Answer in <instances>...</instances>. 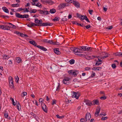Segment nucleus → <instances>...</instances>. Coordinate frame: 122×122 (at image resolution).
<instances>
[{"instance_id":"obj_33","label":"nucleus","mask_w":122,"mask_h":122,"mask_svg":"<svg viewBox=\"0 0 122 122\" xmlns=\"http://www.w3.org/2000/svg\"><path fill=\"white\" fill-rule=\"evenodd\" d=\"M18 105H17L16 106L17 107V108L18 110L19 111H20V110L21 108V106L19 102H18Z\"/></svg>"},{"instance_id":"obj_54","label":"nucleus","mask_w":122,"mask_h":122,"mask_svg":"<svg viewBox=\"0 0 122 122\" xmlns=\"http://www.w3.org/2000/svg\"><path fill=\"white\" fill-rule=\"evenodd\" d=\"M56 116L57 118H59L60 119H62L63 117V116H60L59 115H58V114L56 115Z\"/></svg>"},{"instance_id":"obj_40","label":"nucleus","mask_w":122,"mask_h":122,"mask_svg":"<svg viewBox=\"0 0 122 122\" xmlns=\"http://www.w3.org/2000/svg\"><path fill=\"white\" fill-rule=\"evenodd\" d=\"M87 121L86 119L83 118H82L80 119L81 122H86Z\"/></svg>"},{"instance_id":"obj_2","label":"nucleus","mask_w":122,"mask_h":122,"mask_svg":"<svg viewBox=\"0 0 122 122\" xmlns=\"http://www.w3.org/2000/svg\"><path fill=\"white\" fill-rule=\"evenodd\" d=\"M68 4L66 3L61 4L58 6V8L60 10L62 9L66 6H68Z\"/></svg>"},{"instance_id":"obj_36","label":"nucleus","mask_w":122,"mask_h":122,"mask_svg":"<svg viewBox=\"0 0 122 122\" xmlns=\"http://www.w3.org/2000/svg\"><path fill=\"white\" fill-rule=\"evenodd\" d=\"M59 18L58 17H55V18L53 19V20L54 21H58L59 20Z\"/></svg>"},{"instance_id":"obj_62","label":"nucleus","mask_w":122,"mask_h":122,"mask_svg":"<svg viewBox=\"0 0 122 122\" xmlns=\"http://www.w3.org/2000/svg\"><path fill=\"white\" fill-rule=\"evenodd\" d=\"M95 73H94L93 74H92L91 75V78H92L93 77H94L95 75Z\"/></svg>"},{"instance_id":"obj_60","label":"nucleus","mask_w":122,"mask_h":122,"mask_svg":"<svg viewBox=\"0 0 122 122\" xmlns=\"http://www.w3.org/2000/svg\"><path fill=\"white\" fill-rule=\"evenodd\" d=\"M39 20L37 18H35V22L36 23L38 24V21Z\"/></svg>"},{"instance_id":"obj_43","label":"nucleus","mask_w":122,"mask_h":122,"mask_svg":"<svg viewBox=\"0 0 122 122\" xmlns=\"http://www.w3.org/2000/svg\"><path fill=\"white\" fill-rule=\"evenodd\" d=\"M8 112H5L4 113V116L5 118H7L8 117Z\"/></svg>"},{"instance_id":"obj_29","label":"nucleus","mask_w":122,"mask_h":122,"mask_svg":"<svg viewBox=\"0 0 122 122\" xmlns=\"http://www.w3.org/2000/svg\"><path fill=\"white\" fill-rule=\"evenodd\" d=\"M56 10L54 9H51L50 10V12L51 14H53L55 13L56 12Z\"/></svg>"},{"instance_id":"obj_19","label":"nucleus","mask_w":122,"mask_h":122,"mask_svg":"<svg viewBox=\"0 0 122 122\" xmlns=\"http://www.w3.org/2000/svg\"><path fill=\"white\" fill-rule=\"evenodd\" d=\"M102 54L104 56H103V59H105L108 57L109 54L104 52H102Z\"/></svg>"},{"instance_id":"obj_25","label":"nucleus","mask_w":122,"mask_h":122,"mask_svg":"<svg viewBox=\"0 0 122 122\" xmlns=\"http://www.w3.org/2000/svg\"><path fill=\"white\" fill-rule=\"evenodd\" d=\"M115 54V56H122V52H117Z\"/></svg>"},{"instance_id":"obj_20","label":"nucleus","mask_w":122,"mask_h":122,"mask_svg":"<svg viewBox=\"0 0 122 122\" xmlns=\"http://www.w3.org/2000/svg\"><path fill=\"white\" fill-rule=\"evenodd\" d=\"M92 102L93 105L95 104L98 105L99 103L98 101L97 100H95Z\"/></svg>"},{"instance_id":"obj_23","label":"nucleus","mask_w":122,"mask_h":122,"mask_svg":"<svg viewBox=\"0 0 122 122\" xmlns=\"http://www.w3.org/2000/svg\"><path fill=\"white\" fill-rule=\"evenodd\" d=\"M47 3L50 5H52L54 3V2L51 0H47Z\"/></svg>"},{"instance_id":"obj_34","label":"nucleus","mask_w":122,"mask_h":122,"mask_svg":"<svg viewBox=\"0 0 122 122\" xmlns=\"http://www.w3.org/2000/svg\"><path fill=\"white\" fill-rule=\"evenodd\" d=\"M10 100H11L14 106H15L16 105V104L15 102L14 99L13 98H12V97H10Z\"/></svg>"},{"instance_id":"obj_59","label":"nucleus","mask_w":122,"mask_h":122,"mask_svg":"<svg viewBox=\"0 0 122 122\" xmlns=\"http://www.w3.org/2000/svg\"><path fill=\"white\" fill-rule=\"evenodd\" d=\"M10 27L13 29H15L16 28V26L13 24L10 26Z\"/></svg>"},{"instance_id":"obj_44","label":"nucleus","mask_w":122,"mask_h":122,"mask_svg":"<svg viewBox=\"0 0 122 122\" xmlns=\"http://www.w3.org/2000/svg\"><path fill=\"white\" fill-rule=\"evenodd\" d=\"M20 15V14L19 13H16V14H15V15H16V16L19 18H20V15Z\"/></svg>"},{"instance_id":"obj_16","label":"nucleus","mask_w":122,"mask_h":122,"mask_svg":"<svg viewBox=\"0 0 122 122\" xmlns=\"http://www.w3.org/2000/svg\"><path fill=\"white\" fill-rule=\"evenodd\" d=\"M36 47L39 48L42 51H47V49L46 48L44 47L41 46L39 45H37L36 46Z\"/></svg>"},{"instance_id":"obj_11","label":"nucleus","mask_w":122,"mask_h":122,"mask_svg":"<svg viewBox=\"0 0 122 122\" xmlns=\"http://www.w3.org/2000/svg\"><path fill=\"white\" fill-rule=\"evenodd\" d=\"M70 78L68 77H65L63 81V83L65 84H67L68 83V81H69Z\"/></svg>"},{"instance_id":"obj_12","label":"nucleus","mask_w":122,"mask_h":122,"mask_svg":"<svg viewBox=\"0 0 122 122\" xmlns=\"http://www.w3.org/2000/svg\"><path fill=\"white\" fill-rule=\"evenodd\" d=\"M91 117V116L89 113H87L86 115L85 119L87 121L89 120Z\"/></svg>"},{"instance_id":"obj_21","label":"nucleus","mask_w":122,"mask_h":122,"mask_svg":"<svg viewBox=\"0 0 122 122\" xmlns=\"http://www.w3.org/2000/svg\"><path fill=\"white\" fill-rule=\"evenodd\" d=\"M10 58L9 56L6 55H4L3 56V60H7Z\"/></svg>"},{"instance_id":"obj_35","label":"nucleus","mask_w":122,"mask_h":122,"mask_svg":"<svg viewBox=\"0 0 122 122\" xmlns=\"http://www.w3.org/2000/svg\"><path fill=\"white\" fill-rule=\"evenodd\" d=\"M9 87L10 88H13L14 89V84L13 83H10V84H9Z\"/></svg>"},{"instance_id":"obj_41","label":"nucleus","mask_w":122,"mask_h":122,"mask_svg":"<svg viewBox=\"0 0 122 122\" xmlns=\"http://www.w3.org/2000/svg\"><path fill=\"white\" fill-rule=\"evenodd\" d=\"M27 94V93L26 92H23L21 95V96L22 97H24Z\"/></svg>"},{"instance_id":"obj_7","label":"nucleus","mask_w":122,"mask_h":122,"mask_svg":"<svg viewBox=\"0 0 122 122\" xmlns=\"http://www.w3.org/2000/svg\"><path fill=\"white\" fill-rule=\"evenodd\" d=\"M39 11H40L39 13L41 14L47 15L49 14V12L47 10H39Z\"/></svg>"},{"instance_id":"obj_27","label":"nucleus","mask_w":122,"mask_h":122,"mask_svg":"<svg viewBox=\"0 0 122 122\" xmlns=\"http://www.w3.org/2000/svg\"><path fill=\"white\" fill-rule=\"evenodd\" d=\"M11 6L12 7H17L20 6V5L19 4H12L11 5Z\"/></svg>"},{"instance_id":"obj_57","label":"nucleus","mask_w":122,"mask_h":122,"mask_svg":"<svg viewBox=\"0 0 122 122\" xmlns=\"http://www.w3.org/2000/svg\"><path fill=\"white\" fill-rule=\"evenodd\" d=\"M87 29H88L91 27V26L90 25L85 26V27Z\"/></svg>"},{"instance_id":"obj_32","label":"nucleus","mask_w":122,"mask_h":122,"mask_svg":"<svg viewBox=\"0 0 122 122\" xmlns=\"http://www.w3.org/2000/svg\"><path fill=\"white\" fill-rule=\"evenodd\" d=\"M86 51H92V48L91 47H89L87 46H86Z\"/></svg>"},{"instance_id":"obj_6","label":"nucleus","mask_w":122,"mask_h":122,"mask_svg":"<svg viewBox=\"0 0 122 122\" xmlns=\"http://www.w3.org/2000/svg\"><path fill=\"white\" fill-rule=\"evenodd\" d=\"M71 49L76 53L81 51V50L80 49L75 47H72Z\"/></svg>"},{"instance_id":"obj_45","label":"nucleus","mask_w":122,"mask_h":122,"mask_svg":"<svg viewBox=\"0 0 122 122\" xmlns=\"http://www.w3.org/2000/svg\"><path fill=\"white\" fill-rule=\"evenodd\" d=\"M0 17L2 18H9V17L8 16L6 15H1L0 16Z\"/></svg>"},{"instance_id":"obj_1","label":"nucleus","mask_w":122,"mask_h":122,"mask_svg":"<svg viewBox=\"0 0 122 122\" xmlns=\"http://www.w3.org/2000/svg\"><path fill=\"white\" fill-rule=\"evenodd\" d=\"M68 72L70 74L74 75L75 76H76L77 74L79 73L78 71L73 70H69L68 71Z\"/></svg>"},{"instance_id":"obj_64","label":"nucleus","mask_w":122,"mask_h":122,"mask_svg":"<svg viewBox=\"0 0 122 122\" xmlns=\"http://www.w3.org/2000/svg\"><path fill=\"white\" fill-rule=\"evenodd\" d=\"M97 58L98 59V61H99V62H101L102 61V60L100 59V57L99 56H98Z\"/></svg>"},{"instance_id":"obj_5","label":"nucleus","mask_w":122,"mask_h":122,"mask_svg":"<svg viewBox=\"0 0 122 122\" xmlns=\"http://www.w3.org/2000/svg\"><path fill=\"white\" fill-rule=\"evenodd\" d=\"M77 53H76L75 54L78 56H80L81 57H85L86 56V55L85 54H86L85 52H82L81 53L80 52H79Z\"/></svg>"},{"instance_id":"obj_4","label":"nucleus","mask_w":122,"mask_h":122,"mask_svg":"<svg viewBox=\"0 0 122 122\" xmlns=\"http://www.w3.org/2000/svg\"><path fill=\"white\" fill-rule=\"evenodd\" d=\"M79 96L80 95L78 94V93H77L74 92H73L72 96V98H75L76 99H77Z\"/></svg>"},{"instance_id":"obj_56","label":"nucleus","mask_w":122,"mask_h":122,"mask_svg":"<svg viewBox=\"0 0 122 122\" xmlns=\"http://www.w3.org/2000/svg\"><path fill=\"white\" fill-rule=\"evenodd\" d=\"M107 118V117H102L101 118V120H106Z\"/></svg>"},{"instance_id":"obj_42","label":"nucleus","mask_w":122,"mask_h":122,"mask_svg":"<svg viewBox=\"0 0 122 122\" xmlns=\"http://www.w3.org/2000/svg\"><path fill=\"white\" fill-rule=\"evenodd\" d=\"M86 46H80V48H81L83 50L86 51Z\"/></svg>"},{"instance_id":"obj_51","label":"nucleus","mask_w":122,"mask_h":122,"mask_svg":"<svg viewBox=\"0 0 122 122\" xmlns=\"http://www.w3.org/2000/svg\"><path fill=\"white\" fill-rule=\"evenodd\" d=\"M56 100L55 99H54L53 100L52 103V104L53 105L54 104H56Z\"/></svg>"},{"instance_id":"obj_49","label":"nucleus","mask_w":122,"mask_h":122,"mask_svg":"<svg viewBox=\"0 0 122 122\" xmlns=\"http://www.w3.org/2000/svg\"><path fill=\"white\" fill-rule=\"evenodd\" d=\"M15 78L16 79V82L17 83L18 82L19 80V78L18 77V76H17L16 77H15Z\"/></svg>"},{"instance_id":"obj_37","label":"nucleus","mask_w":122,"mask_h":122,"mask_svg":"<svg viewBox=\"0 0 122 122\" xmlns=\"http://www.w3.org/2000/svg\"><path fill=\"white\" fill-rule=\"evenodd\" d=\"M36 6L39 7L40 8H41L42 7V5L41 4L39 3H37L36 4Z\"/></svg>"},{"instance_id":"obj_58","label":"nucleus","mask_w":122,"mask_h":122,"mask_svg":"<svg viewBox=\"0 0 122 122\" xmlns=\"http://www.w3.org/2000/svg\"><path fill=\"white\" fill-rule=\"evenodd\" d=\"M91 69V68L89 67H85V70L86 71H88Z\"/></svg>"},{"instance_id":"obj_15","label":"nucleus","mask_w":122,"mask_h":122,"mask_svg":"<svg viewBox=\"0 0 122 122\" xmlns=\"http://www.w3.org/2000/svg\"><path fill=\"white\" fill-rule=\"evenodd\" d=\"M101 108L99 107H98L96 109V112L95 113V115L96 116V115L97 116H98L99 115V113Z\"/></svg>"},{"instance_id":"obj_39","label":"nucleus","mask_w":122,"mask_h":122,"mask_svg":"<svg viewBox=\"0 0 122 122\" xmlns=\"http://www.w3.org/2000/svg\"><path fill=\"white\" fill-rule=\"evenodd\" d=\"M23 18H28L29 16V15L28 14H24L23 15Z\"/></svg>"},{"instance_id":"obj_52","label":"nucleus","mask_w":122,"mask_h":122,"mask_svg":"<svg viewBox=\"0 0 122 122\" xmlns=\"http://www.w3.org/2000/svg\"><path fill=\"white\" fill-rule=\"evenodd\" d=\"M101 63H100V62L98 61H97V62L96 63L95 65L96 66H99L100 64H101Z\"/></svg>"},{"instance_id":"obj_3","label":"nucleus","mask_w":122,"mask_h":122,"mask_svg":"<svg viewBox=\"0 0 122 122\" xmlns=\"http://www.w3.org/2000/svg\"><path fill=\"white\" fill-rule=\"evenodd\" d=\"M41 106L42 108L44 111L46 113L47 112V107L45 104L43 103H41Z\"/></svg>"},{"instance_id":"obj_9","label":"nucleus","mask_w":122,"mask_h":122,"mask_svg":"<svg viewBox=\"0 0 122 122\" xmlns=\"http://www.w3.org/2000/svg\"><path fill=\"white\" fill-rule=\"evenodd\" d=\"M102 69V67H101L96 66L92 68V70H94L95 71H99Z\"/></svg>"},{"instance_id":"obj_28","label":"nucleus","mask_w":122,"mask_h":122,"mask_svg":"<svg viewBox=\"0 0 122 122\" xmlns=\"http://www.w3.org/2000/svg\"><path fill=\"white\" fill-rule=\"evenodd\" d=\"M27 26L30 27L31 28L34 26V23L32 22H30V23L27 25Z\"/></svg>"},{"instance_id":"obj_63","label":"nucleus","mask_w":122,"mask_h":122,"mask_svg":"<svg viewBox=\"0 0 122 122\" xmlns=\"http://www.w3.org/2000/svg\"><path fill=\"white\" fill-rule=\"evenodd\" d=\"M107 6H106L105 7H103V10L105 12L107 11Z\"/></svg>"},{"instance_id":"obj_26","label":"nucleus","mask_w":122,"mask_h":122,"mask_svg":"<svg viewBox=\"0 0 122 122\" xmlns=\"http://www.w3.org/2000/svg\"><path fill=\"white\" fill-rule=\"evenodd\" d=\"M2 9L6 13H9V11L5 7H2Z\"/></svg>"},{"instance_id":"obj_53","label":"nucleus","mask_w":122,"mask_h":122,"mask_svg":"<svg viewBox=\"0 0 122 122\" xmlns=\"http://www.w3.org/2000/svg\"><path fill=\"white\" fill-rule=\"evenodd\" d=\"M42 20H40L38 21V24H40V25H42L43 23H42Z\"/></svg>"},{"instance_id":"obj_31","label":"nucleus","mask_w":122,"mask_h":122,"mask_svg":"<svg viewBox=\"0 0 122 122\" xmlns=\"http://www.w3.org/2000/svg\"><path fill=\"white\" fill-rule=\"evenodd\" d=\"M37 11V10L36 9H33L32 10H31L30 11H29V12L30 13H35Z\"/></svg>"},{"instance_id":"obj_13","label":"nucleus","mask_w":122,"mask_h":122,"mask_svg":"<svg viewBox=\"0 0 122 122\" xmlns=\"http://www.w3.org/2000/svg\"><path fill=\"white\" fill-rule=\"evenodd\" d=\"M44 42H45L49 43L50 44H56V42H53V41L52 40H49L47 41L46 40H45L44 41Z\"/></svg>"},{"instance_id":"obj_50","label":"nucleus","mask_w":122,"mask_h":122,"mask_svg":"<svg viewBox=\"0 0 122 122\" xmlns=\"http://www.w3.org/2000/svg\"><path fill=\"white\" fill-rule=\"evenodd\" d=\"M107 97L105 96H103L101 97L100 98V99L102 100H104L106 99Z\"/></svg>"},{"instance_id":"obj_18","label":"nucleus","mask_w":122,"mask_h":122,"mask_svg":"<svg viewBox=\"0 0 122 122\" xmlns=\"http://www.w3.org/2000/svg\"><path fill=\"white\" fill-rule=\"evenodd\" d=\"M85 102L86 104L89 106H91L92 105V102H91L90 101L88 100H86L85 101Z\"/></svg>"},{"instance_id":"obj_61","label":"nucleus","mask_w":122,"mask_h":122,"mask_svg":"<svg viewBox=\"0 0 122 122\" xmlns=\"http://www.w3.org/2000/svg\"><path fill=\"white\" fill-rule=\"evenodd\" d=\"M66 17H64L62 19V20L63 21H66L67 20V19L65 18Z\"/></svg>"},{"instance_id":"obj_55","label":"nucleus","mask_w":122,"mask_h":122,"mask_svg":"<svg viewBox=\"0 0 122 122\" xmlns=\"http://www.w3.org/2000/svg\"><path fill=\"white\" fill-rule=\"evenodd\" d=\"M112 68L113 69L115 68L116 67V65L113 64H112Z\"/></svg>"},{"instance_id":"obj_10","label":"nucleus","mask_w":122,"mask_h":122,"mask_svg":"<svg viewBox=\"0 0 122 122\" xmlns=\"http://www.w3.org/2000/svg\"><path fill=\"white\" fill-rule=\"evenodd\" d=\"M52 25V24L50 23H43L42 25H40V26H51Z\"/></svg>"},{"instance_id":"obj_48","label":"nucleus","mask_w":122,"mask_h":122,"mask_svg":"<svg viewBox=\"0 0 122 122\" xmlns=\"http://www.w3.org/2000/svg\"><path fill=\"white\" fill-rule=\"evenodd\" d=\"M72 23L73 24H75L76 25H79V23H78L76 21H73L72 22Z\"/></svg>"},{"instance_id":"obj_14","label":"nucleus","mask_w":122,"mask_h":122,"mask_svg":"<svg viewBox=\"0 0 122 122\" xmlns=\"http://www.w3.org/2000/svg\"><path fill=\"white\" fill-rule=\"evenodd\" d=\"M10 28L9 26L6 25H3L2 29L4 30H9Z\"/></svg>"},{"instance_id":"obj_8","label":"nucleus","mask_w":122,"mask_h":122,"mask_svg":"<svg viewBox=\"0 0 122 122\" xmlns=\"http://www.w3.org/2000/svg\"><path fill=\"white\" fill-rule=\"evenodd\" d=\"M72 3H73L76 7L78 8L80 7V4L77 1L73 0Z\"/></svg>"},{"instance_id":"obj_17","label":"nucleus","mask_w":122,"mask_h":122,"mask_svg":"<svg viewBox=\"0 0 122 122\" xmlns=\"http://www.w3.org/2000/svg\"><path fill=\"white\" fill-rule=\"evenodd\" d=\"M54 52L57 55L59 54L61 52L59 51V49L58 48H55L54 49Z\"/></svg>"},{"instance_id":"obj_24","label":"nucleus","mask_w":122,"mask_h":122,"mask_svg":"<svg viewBox=\"0 0 122 122\" xmlns=\"http://www.w3.org/2000/svg\"><path fill=\"white\" fill-rule=\"evenodd\" d=\"M96 56H87L86 57V58L88 60H90L94 58Z\"/></svg>"},{"instance_id":"obj_38","label":"nucleus","mask_w":122,"mask_h":122,"mask_svg":"<svg viewBox=\"0 0 122 122\" xmlns=\"http://www.w3.org/2000/svg\"><path fill=\"white\" fill-rule=\"evenodd\" d=\"M75 62V60L73 59H71L69 61V62L71 64H72L74 63Z\"/></svg>"},{"instance_id":"obj_46","label":"nucleus","mask_w":122,"mask_h":122,"mask_svg":"<svg viewBox=\"0 0 122 122\" xmlns=\"http://www.w3.org/2000/svg\"><path fill=\"white\" fill-rule=\"evenodd\" d=\"M31 115L33 116L36 119V115L33 112H31Z\"/></svg>"},{"instance_id":"obj_22","label":"nucleus","mask_w":122,"mask_h":122,"mask_svg":"<svg viewBox=\"0 0 122 122\" xmlns=\"http://www.w3.org/2000/svg\"><path fill=\"white\" fill-rule=\"evenodd\" d=\"M29 42L30 43V44H32V45H34L35 46H37V43L34 41L32 40L31 41H29Z\"/></svg>"},{"instance_id":"obj_30","label":"nucleus","mask_w":122,"mask_h":122,"mask_svg":"<svg viewBox=\"0 0 122 122\" xmlns=\"http://www.w3.org/2000/svg\"><path fill=\"white\" fill-rule=\"evenodd\" d=\"M16 60L17 62L19 63H20L21 61L20 58L19 57L16 58Z\"/></svg>"},{"instance_id":"obj_47","label":"nucleus","mask_w":122,"mask_h":122,"mask_svg":"<svg viewBox=\"0 0 122 122\" xmlns=\"http://www.w3.org/2000/svg\"><path fill=\"white\" fill-rule=\"evenodd\" d=\"M66 2L69 3H72L73 0H65Z\"/></svg>"}]
</instances>
